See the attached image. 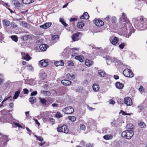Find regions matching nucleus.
<instances>
[{
	"instance_id": "nucleus-1",
	"label": "nucleus",
	"mask_w": 147,
	"mask_h": 147,
	"mask_svg": "<svg viewBox=\"0 0 147 147\" xmlns=\"http://www.w3.org/2000/svg\"><path fill=\"white\" fill-rule=\"evenodd\" d=\"M122 16L120 18V20L122 22H125L126 23V27H127L126 29L127 30L128 29L127 28V26H128L129 30H130V31L132 32H134V30L132 29L133 27L131 24L129 23V21L127 19L126 17L125 16V13H122Z\"/></svg>"
},
{
	"instance_id": "nucleus-2",
	"label": "nucleus",
	"mask_w": 147,
	"mask_h": 147,
	"mask_svg": "<svg viewBox=\"0 0 147 147\" xmlns=\"http://www.w3.org/2000/svg\"><path fill=\"white\" fill-rule=\"evenodd\" d=\"M134 132L132 130H127L123 131L121 134V136L124 138L129 139L133 136Z\"/></svg>"
},
{
	"instance_id": "nucleus-3",
	"label": "nucleus",
	"mask_w": 147,
	"mask_h": 147,
	"mask_svg": "<svg viewBox=\"0 0 147 147\" xmlns=\"http://www.w3.org/2000/svg\"><path fill=\"white\" fill-rule=\"evenodd\" d=\"M9 111L6 109H4L1 111V113L3 115L1 117V119L5 120V121H7L11 119H10V114L9 113Z\"/></svg>"
},
{
	"instance_id": "nucleus-4",
	"label": "nucleus",
	"mask_w": 147,
	"mask_h": 147,
	"mask_svg": "<svg viewBox=\"0 0 147 147\" xmlns=\"http://www.w3.org/2000/svg\"><path fill=\"white\" fill-rule=\"evenodd\" d=\"M139 22L140 23L139 24L140 28H141L142 30H145L147 28V19L141 18Z\"/></svg>"
},
{
	"instance_id": "nucleus-5",
	"label": "nucleus",
	"mask_w": 147,
	"mask_h": 147,
	"mask_svg": "<svg viewBox=\"0 0 147 147\" xmlns=\"http://www.w3.org/2000/svg\"><path fill=\"white\" fill-rule=\"evenodd\" d=\"M113 62L116 63V64L122 65L123 63L121 61L117 59L116 58H114L112 59L111 58L107 57L106 59V62L108 64H109L110 63Z\"/></svg>"
},
{
	"instance_id": "nucleus-6",
	"label": "nucleus",
	"mask_w": 147,
	"mask_h": 147,
	"mask_svg": "<svg viewBox=\"0 0 147 147\" xmlns=\"http://www.w3.org/2000/svg\"><path fill=\"white\" fill-rule=\"evenodd\" d=\"M57 131L59 132H63L65 134H67L69 130L67 126L65 125L64 124L62 126L58 127L57 128Z\"/></svg>"
},
{
	"instance_id": "nucleus-7",
	"label": "nucleus",
	"mask_w": 147,
	"mask_h": 147,
	"mask_svg": "<svg viewBox=\"0 0 147 147\" xmlns=\"http://www.w3.org/2000/svg\"><path fill=\"white\" fill-rule=\"evenodd\" d=\"M62 111L67 114H71L74 111V109L71 106L67 107L62 109Z\"/></svg>"
},
{
	"instance_id": "nucleus-8",
	"label": "nucleus",
	"mask_w": 147,
	"mask_h": 147,
	"mask_svg": "<svg viewBox=\"0 0 147 147\" xmlns=\"http://www.w3.org/2000/svg\"><path fill=\"white\" fill-rule=\"evenodd\" d=\"M123 73L124 75L126 77L132 78L134 76V74L132 71L129 69H125Z\"/></svg>"
},
{
	"instance_id": "nucleus-9",
	"label": "nucleus",
	"mask_w": 147,
	"mask_h": 147,
	"mask_svg": "<svg viewBox=\"0 0 147 147\" xmlns=\"http://www.w3.org/2000/svg\"><path fill=\"white\" fill-rule=\"evenodd\" d=\"M82 35V34L80 32L76 33L73 35L72 39L74 41L78 40L81 38Z\"/></svg>"
},
{
	"instance_id": "nucleus-10",
	"label": "nucleus",
	"mask_w": 147,
	"mask_h": 147,
	"mask_svg": "<svg viewBox=\"0 0 147 147\" xmlns=\"http://www.w3.org/2000/svg\"><path fill=\"white\" fill-rule=\"evenodd\" d=\"M124 103L127 106H130L132 104V101L131 99L129 97H127L124 98Z\"/></svg>"
},
{
	"instance_id": "nucleus-11",
	"label": "nucleus",
	"mask_w": 147,
	"mask_h": 147,
	"mask_svg": "<svg viewBox=\"0 0 147 147\" xmlns=\"http://www.w3.org/2000/svg\"><path fill=\"white\" fill-rule=\"evenodd\" d=\"M22 59L28 61L31 59V57L28 54H26L24 52L21 53Z\"/></svg>"
},
{
	"instance_id": "nucleus-12",
	"label": "nucleus",
	"mask_w": 147,
	"mask_h": 147,
	"mask_svg": "<svg viewBox=\"0 0 147 147\" xmlns=\"http://www.w3.org/2000/svg\"><path fill=\"white\" fill-rule=\"evenodd\" d=\"M94 23L96 25L99 26H102L104 25V22L100 20H96L94 21Z\"/></svg>"
},
{
	"instance_id": "nucleus-13",
	"label": "nucleus",
	"mask_w": 147,
	"mask_h": 147,
	"mask_svg": "<svg viewBox=\"0 0 147 147\" xmlns=\"http://www.w3.org/2000/svg\"><path fill=\"white\" fill-rule=\"evenodd\" d=\"M51 25V22H47L43 25L40 26V28H42L44 29H47L50 27Z\"/></svg>"
},
{
	"instance_id": "nucleus-14",
	"label": "nucleus",
	"mask_w": 147,
	"mask_h": 147,
	"mask_svg": "<svg viewBox=\"0 0 147 147\" xmlns=\"http://www.w3.org/2000/svg\"><path fill=\"white\" fill-rule=\"evenodd\" d=\"M61 83L64 86H69L71 85V82L67 80H63L61 81Z\"/></svg>"
},
{
	"instance_id": "nucleus-15",
	"label": "nucleus",
	"mask_w": 147,
	"mask_h": 147,
	"mask_svg": "<svg viewBox=\"0 0 147 147\" xmlns=\"http://www.w3.org/2000/svg\"><path fill=\"white\" fill-rule=\"evenodd\" d=\"M48 47L49 46L48 45L45 44H43L40 45L39 46V48L41 50L43 51H45Z\"/></svg>"
},
{
	"instance_id": "nucleus-16",
	"label": "nucleus",
	"mask_w": 147,
	"mask_h": 147,
	"mask_svg": "<svg viewBox=\"0 0 147 147\" xmlns=\"http://www.w3.org/2000/svg\"><path fill=\"white\" fill-rule=\"evenodd\" d=\"M118 38L114 37L113 39H110V41L112 44L113 45H115L118 42Z\"/></svg>"
},
{
	"instance_id": "nucleus-17",
	"label": "nucleus",
	"mask_w": 147,
	"mask_h": 147,
	"mask_svg": "<svg viewBox=\"0 0 147 147\" xmlns=\"http://www.w3.org/2000/svg\"><path fill=\"white\" fill-rule=\"evenodd\" d=\"M89 16L88 13L87 12H85L80 17V18L87 20L89 19Z\"/></svg>"
},
{
	"instance_id": "nucleus-18",
	"label": "nucleus",
	"mask_w": 147,
	"mask_h": 147,
	"mask_svg": "<svg viewBox=\"0 0 147 147\" xmlns=\"http://www.w3.org/2000/svg\"><path fill=\"white\" fill-rule=\"evenodd\" d=\"M40 64L42 66L45 67L48 65V63L44 60H42L39 61Z\"/></svg>"
},
{
	"instance_id": "nucleus-19",
	"label": "nucleus",
	"mask_w": 147,
	"mask_h": 147,
	"mask_svg": "<svg viewBox=\"0 0 147 147\" xmlns=\"http://www.w3.org/2000/svg\"><path fill=\"white\" fill-rule=\"evenodd\" d=\"M86 65L88 66H90L92 65L93 63V61L88 59H87L85 61Z\"/></svg>"
},
{
	"instance_id": "nucleus-20",
	"label": "nucleus",
	"mask_w": 147,
	"mask_h": 147,
	"mask_svg": "<svg viewBox=\"0 0 147 147\" xmlns=\"http://www.w3.org/2000/svg\"><path fill=\"white\" fill-rule=\"evenodd\" d=\"M14 4L15 5L16 7L18 9H21L22 7L20 3L18 1H15Z\"/></svg>"
},
{
	"instance_id": "nucleus-21",
	"label": "nucleus",
	"mask_w": 147,
	"mask_h": 147,
	"mask_svg": "<svg viewBox=\"0 0 147 147\" xmlns=\"http://www.w3.org/2000/svg\"><path fill=\"white\" fill-rule=\"evenodd\" d=\"M98 75L100 77H104L106 76V73L103 71L101 70H98Z\"/></svg>"
},
{
	"instance_id": "nucleus-22",
	"label": "nucleus",
	"mask_w": 147,
	"mask_h": 147,
	"mask_svg": "<svg viewBox=\"0 0 147 147\" xmlns=\"http://www.w3.org/2000/svg\"><path fill=\"white\" fill-rule=\"evenodd\" d=\"M115 86L116 88L119 89H122L124 86L123 84L119 82L116 83Z\"/></svg>"
},
{
	"instance_id": "nucleus-23",
	"label": "nucleus",
	"mask_w": 147,
	"mask_h": 147,
	"mask_svg": "<svg viewBox=\"0 0 147 147\" xmlns=\"http://www.w3.org/2000/svg\"><path fill=\"white\" fill-rule=\"evenodd\" d=\"M64 62L62 60H61L59 61H57L54 62V64L56 66H58L59 65L63 66L64 65Z\"/></svg>"
},
{
	"instance_id": "nucleus-24",
	"label": "nucleus",
	"mask_w": 147,
	"mask_h": 147,
	"mask_svg": "<svg viewBox=\"0 0 147 147\" xmlns=\"http://www.w3.org/2000/svg\"><path fill=\"white\" fill-rule=\"evenodd\" d=\"M92 88L93 90L95 92L98 91L100 88V87L99 85L94 84L92 86Z\"/></svg>"
},
{
	"instance_id": "nucleus-25",
	"label": "nucleus",
	"mask_w": 147,
	"mask_h": 147,
	"mask_svg": "<svg viewBox=\"0 0 147 147\" xmlns=\"http://www.w3.org/2000/svg\"><path fill=\"white\" fill-rule=\"evenodd\" d=\"M40 103L43 106H46L47 105L46 101L44 98H39Z\"/></svg>"
},
{
	"instance_id": "nucleus-26",
	"label": "nucleus",
	"mask_w": 147,
	"mask_h": 147,
	"mask_svg": "<svg viewBox=\"0 0 147 147\" xmlns=\"http://www.w3.org/2000/svg\"><path fill=\"white\" fill-rule=\"evenodd\" d=\"M34 1V0H22V3L25 4H28Z\"/></svg>"
},
{
	"instance_id": "nucleus-27",
	"label": "nucleus",
	"mask_w": 147,
	"mask_h": 147,
	"mask_svg": "<svg viewBox=\"0 0 147 147\" xmlns=\"http://www.w3.org/2000/svg\"><path fill=\"white\" fill-rule=\"evenodd\" d=\"M29 101L32 104H33L36 102V99L35 97L32 96L29 98Z\"/></svg>"
},
{
	"instance_id": "nucleus-28",
	"label": "nucleus",
	"mask_w": 147,
	"mask_h": 147,
	"mask_svg": "<svg viewBox=\"0 0 147 147\" xmlns=\"http://www.w3.org/2000/svg\"><path fill=\"white\" fill-rule=\"evenodd\" d=\"M103 138L105 140H109L112 139L113 138V136L110 134H107L103 136Z\"/></svg>"
},
{
	"instance_id": "nucleus-29",
	"label": "nucleus",
	"mask_w": 147,
	"mask_h": 147,
	"mask_svg": "<svg viewBox=\"0 0 147 147\" xmlns=\"http://www.w3.org/2000/svg\"><path fill=\"white\" fill-rule=\"evenodd\" d=\"M31 38V36L30 35H26L25 36H22V39L23 40H26L28 39H30Z\"/></svg>"
},
{
	"instance_id": "nucleus-30",
	"label": "nucleus",
	"mask_w": 147,
	"mask_h": 147,
	"mask_svg": "<svg viewBox=\"0 0 147 147\" xmlns=\"http://www.w3.org/2000/svg\"><path fill=\"white\" fill-rule=\"evenodd\" d=\"M20 93V90L16 91L15 93L13 99L14 100L17 99L19 96Z\"/></svg>"
},
{
	"instance_id": "nucleus-31",
	"label": "nucleus",
	"mask_w": 147,
	"mask_h": 147,
	"mask_svg": "<svg viewBox=\"0 0 147 147\" xmlns=\"http://www.w3.org/2000/svg\"><path fill=\"white\" fill-rule=\"evenodd\" d=\"M41 92L44 94L45 96H50L51 94V93L48 91H42Z\"/></svg>"
},
{
	"instance_id": "nucleus-32",
	"label": "nucleus",
	"mask_w": 147,
	"mask_h": 147,
	"mask_svg": "<svg viewBox=\"0 0 147 147\" xmlns=\"http://www.w3.org/2000/svg\"><path fill=\"white\" fill-rule=\"evenodd\" d=\"M9 99L10 100V101L12 100V98L11 96H9L7 98H6L5 99L3 100V101L2 102L1 104L0 105V106L1 107L3 105V103L5 101L8 100Z\"/></svg>"
},
{
	"instance_id": "nucleus-33",
	"label": "nucleus",
	"mask_w": 147,
	"mask_h": 147,
	"mask_svg": "<svg viewBox=\"0 0 147 147\" xmlns=\"http://www.w3.org/2000/svg\"><path fill=\"white\" fill-rule=\"evenodd\" d=\"M82 58V56L79 55L77 56H76L75 57V59H76L79 61L80 62H82L83 61Z\"/></svg>"
},
{
	"instance_id": "nucleus-34",
	"label": "nucleus",
	"mask_w": 147,
	"mask_h": 147,
	"mask_svg": "<svg viewBox=\"0 0 147 147\" xmlns=\"http://www.w3.org/2000/svg\"><path fill=\"white\" fill-rule=\"evenodd\" d=\"M59 21L65 27H67V26L68 24L66 23L63 19L61 18H60Z\"/></svg>"
},
{
	"instance_id": "nucleus-35",
	"label": "nucleus",
	"mask_w": 147,
	"mask_h": 147,
	"mask_svg": "<svg viewBox=\"0 0 147 147\" xmlns=\"http://www.w3.org/2000/svg\"><path fill=\"white\" fill-rule=\"evenodd\" d=\"M84 25V23L82 22H78L77 24L78 27L80 28H82Z\"/></svg>"
},
{
	"instance_id": "nucleus-36",
	"label": "nucleus",
	"mask_w": 147,
	"mask_h": 147,
	"mask_svg": "<svg viewBox=\"0 0 147 147\" xmlns=\"http://www.w3.org/2000/svg\"><path fill=\"white\" fill-rule=\"evenodd\" d=\"M139 126L141 128H143L145 127L146 125L142 121H141L138 123Z\"/></svg>"
},
{
	"instance_id": "nucleus-37",
	"label": "nucleus",
	"mask_w": 147,
	"mask_h": 147,
	"mask_svg": "<svg viewBox=\"0 0 147 147\" xmlns=\"http://www.w3.org/2000/svg\"><path fill=\"white\" fill-rule=\"evenodd\" d=\"M22 25L23 26L27 28H29L31 26L30 24L23 21L22 22Z\"/></svg>"
},
{
	"instance_id": "nucleus-38",
	"label": "nucleus",
	"mask_w": 147,
	"mask_h": 147,
	"mask_svg": "<svg viewBox=\"0 0 147 147\" xmlns=\"http://www.w3.org/2000/svg\"><path fill=\"white\" fill-rule=\"evenodd\" d=\"M2 22L4 24L5 26H9L10 24V22L9 21L6 20H3L2 21Z\"/></svg>"
},
{
	"instance_id": "nucleus-39",
	"label": "nucleus",
	"mask_w": 147,
	"mask_h": 147,
	"mask_svg": "<svg viewBox=\"0 0 147 147\" xmlns=\"http://www.w3.org/2000/svg\"><path fill=\"white\" fill-rule=\"evenodd\" d=\"M68 117L69 120L72 121H75L76 119V117L74 116H68Z\"/></svg>"
},
{
	"instance_id": "nucleus-40",
	"label": "nucleus",
	"mask_w": 147,
	"mask_h": 147,
	"mask_svg": "<svg viewBox=\"0 0 147 147\" xmlns=\"http://www.w3.org/2000/svg\"><path fill=\"white\" fill-rule=\"evenodd\" d=\"M11 38L15 42H17L18 40V38L17 36L16 35H13L11 36Z\"/></svg>"
},
{
	"instance_id": "nucleus-41",
	"label": "nucleus",
	"mask_w": 147,
	"mask_h": 147,
	"mask_svg": "<svg viewBox=\"0 0 147 147\" xmlns=\"http://www.w3.org/2000/svg\"><path fill=\"white\" fill-rule=\"evenodd\" d=\"M126 127L127 129L131 130V129L133 128V125L131 123L127 125Z\"/></svg>"
},
{
	"instance_id": "nucleus-42",
	"label": "nucleus",
	"mask_w": 147,
	"mask_h": 147,
	"mask_svg": "<svg viewBox=\"0 0 147 147\" xmlns=\"http://www.w3.org/2000/svg\"><path fill=\"white\" fill-rule=\"evenodd\" d=\"M110 23H115V22L116 21V18L115 17H110Z\"/></svg>"
},
{
	"instance_id": "nucleus-43",
	"label": "nucleus",
	"mask_w": 147,
	"mask_h": 147,
	"mask_svg": "<svg viewBox=\"0 0 147 147\" xmlns=\"http://www.w3.org/2000/svg\"><path fill=\"white\" fill-rule=\"evenodd\" d=\"M59 38V36L58 35H53L52 37V40H58Z\"/></svg>"
},
{
	"instance_id": "nucleus-44",
	"label": "nucleus",
	"mask_w": 147,
	"mask_h": 147,
	"mask_svg": "<svg viewBox=\"0 0 147 147\" xmlns=\"http://www.w3.org/2000/svg\"><path fill=\"white\" fill-rule=\"evenodd\" d=\"M41 77L42 80H45L47 77V75L45 73H42L40 75Z\"/></svg>"
},
{
	"instance_id": "nucleus-45",
	"label": "nucleus",
	"mask_w": 147,
	"mask_h": 147,
	"mask_svg": "<svg viewBox=\"0 0 147 147\" xmlns=\"http://www.w3.org/2000/svg\"><path fill=\"white\" fill-rule=\"evenodd\" d=\"M110 16H107L106 18H105V20L108 23H110Z\"/></svg>"
},
{
	"instance_id": "nucleus-46",
	"label": "nucleus",
	"mask_w": 147,
	"mask_h": 147,
	"mask_svg": "<svg viewBox=\"0 0 147 147\" xmlns=\"http://www.w3.org/2000/svg\"><path fill=\"white\" fill-rule=\"evenodd\" d=\"M34 136L40 141L42 142L43 140V139L41 136H38L36 135H35Z\"/></svg>"
},
{
	"instance_id": "nucleus-47",
	"label": "nucleus",
	"mask_w": 147,
	"mask_h": 147,
	"mask_svg": "<svg viewBox=\"0 0 147 147\" xmlns=\"http://www.w3.org/2000/svg\"><path fill=\"white\" fill-rule=\"evenodd\" d=\"M125 45V44L124 43H123L119 45V47L121 49H123L124 48Z\"/></svg>"
},
{
	"instance_id": "nucleus-48",
	"label": "nucleus",
	"mask_w": 147,
	"mask_h": 147,
	"mask_svg": "<svg viewBox=\"0 0 147 147\" xmlns=\"http://www.w3.org/2000/svg\"><path fill=\"white\" fill-rule=\"evenodd\" d=\"M56 117H57L60 118L62 117V115H61V113L59 112H57L56 114Z\"/></svg>"
},
{
	"instance_id": "nucleus-49",
	"label": "nucleus",
	"mask_w": 147,
	"mask_h": 147,
	"mask_svg": "<svg viewBox=\"0 0 147 147\" xmlns=\"http://www.w3.org/2000/svg\"><path fill=\"white\" fill-rule=\"evenodd\" d=\"M11 26L13 28H16L18 26V25L16 24L14 22H12L11 23Z\"/></svg>"
},
{
	"instance_id": "nucleus-50",
	"label": "nucleus",
	"mask_w": 147,
	"mask_h": 147,
	"mask_svg": "<svg viewBox=\"0 0 147 147\" xmlns=\"http://www.w3.org/2000/svg\"><path fill=\"white\" fill-rule=\"evenodd\" d=\"M80 127L81 129L84 130H85L86 128L85 126L83 124L80 125Z\"/></svg>"
},
{
	"instance_id": "nucleus-51",
	"label": "nucleus",
	"mask_w": 147,
	"mask_h": 147,
	"mask_svg": "<svg viewBox=\"0 0 147 147\" xmlns=\"http://www.w3.org/2000/svg\"><path fill=\"white\" fill-rule=\"evenodd\" d=\"M67 63L68 65L72 66L74 65V63H73V61L71 60L68 61Z\"/></svg>"
},
{
	"instance_id": "nucleus-52",
	"label": "nucleus",
	"mask_w": 147,
	"mask_h": 147,
	"mask_svg": "<svg viewBox=\"0 0 147 147\" xmlns=\"http://www.w3.org/2000/svg\"><path fill=\"white\" fill-rule=\"evenodd\" d=\"M117 102L120 104H123V100L121 99H118L117 100Z\"/></svg>"
},
{
	"instance_id": "nucleus-53",
	"label": "nucleus",
	"mask_w": 147,
	"mask_h": 147,
	"mask_svg": "<svg viewBox=\"0 0 147 147\" xmlns=\"http://www.w3.org/2000/svg\"><path fill=\"white\" fill-rule=\"evenodd\" d=\"M27 69L28 70H30L32 69L33 67L30 65H28L27 66Z\"/></svg>"
},
{
	"instance_id": "nucleus-54",
	"label": "nucleus",
	"mask_w": 147,
	"mask_h": 147,
	"mask_svg": "<svg viewBox=\"0 0 147 147\" xmlns=\"http://www.w3.org/2000/svg\"><path fill=\"white\" fill-rule=\"evenodd\" d=\"M144 90V89L142 85H141L139 88V90L140 92H142Z\"/></svg>"
},
{
	"instance_id": "nucleus-55",
	"label": "nucleus",
	"mask_w": 147,
	"mask_h": 147,
	"mask_svg": "<svg viewBox=\"0 0 147 147\" xmlns=\"http://www.w3.org/2000/svg\"><path fill=\"white\" fill-rule=\"evenodd\" d=\"M14 124L16 126L18 127H20L21 128H22V126L19 123H15Z\"/></svg>"
},
{
	"instance_id": "nucleus-56",
	"label": "nucleus",
	"mask_w": 147,
	"mask_h": 147,
	"mask_svg": "<svg viewBox=\"0 0 147 147\" xmlns=\"http://www.w3.org/2000/svg\"><path fill=\"white\" fill-rule=\"evenodd\" d=\"M86 147H93V145L90 143H88L86 144Z\"/></svg>"
},
{
	"instance_id": "nucleus-57",
	"label": "nucleus",
	"mask_w": 147,
	"mask_h": 147,
	"mask_svg": "<svg viewBox=\"0 0 147 147\" xmlns=\"http://www.w3.org/2000/svg\"><path fill=\"white\" fill-rule=\"evenodd\" d=\"M74 78H75V76L74 74H70V80H73Z\"/></svg>"
},
{
	"instance_id": "nucleus-58",
	"label": "nucleus",
	"mask_w": 147,
	"mask_h": 147,
	"mask_svg": "<svg viewBox=\"0 0 147 147\" xmlns=\"http://www.w3.org/2000/svg\"><path fill=\"white\" fill-rule=\"evenodd\" d=\"M37 93V92L36 91H33L31 93V95L32 96H35L36 95Z\"/></svg>"
},
{
	"instance_id": "nucleus-59",
	"label": "nucleus",
	"mask_w": 147,
	"mask_h": 147,
	"mask_svg": "<svg viewBox=\"0 0 147 147\" xmlns=\"http://www.w3.org/2000/svg\"><path fill=\"white\" fill-rule=\"evenodd\" d=\"M34 121L36 123V124H37L38 126H39L40 124L38 122V121L36 119H34Z\"/></svg>"
},
{
	"instance_id": "nucleus-60",
	"label": "nucleus",
	"mask_w": 147,
	"mask_h": 147,
	"mask_svg": "<svg viewBox=\"0 0 147 147\" xmlns=\"http://www.w3.org/2000/svg\"><path fill=\"white\" fill-rule=\"evenodd\" d=\"M23 91H24V93L25 94H27L28 93V90L26 88L24 89H23Z\"/></svg>"
},
{
	"instance_id": "nucleus-61",
	"label": "nucleus",
	"mask_w": 147,
	"mask_h": 147,
	"mask_svg": "<svg viewBox=\"0 0 147 147\" xmlns=\"http://www.w3.org/2000/svg\"><path fill=\"white\" fill-rule=\"evenodd\" d=\"M77 20V19L76 18H71L70 20V21L72 22L76 20Z\"/></svg>"
},
{
	"instance_id": "nucleus-62",
	"label": "nucleus",
	"mask_w": 147,
	"mask_h": 147,
	"mask_svg": "<svg viewBox=\"0 0 147 147\" xmlns=\"http://www.w3.org/2000/svg\"><path fill=\"white\" fill-rule=\"evenodd\" d=\"M109 103L113 105L115 103V102L114 100L111 99Z\"/></svg>"
},
{
	"instance_id": "nucleus-63",
	"label": "nucleus",
	"mask_w": 147,
	"mask_h": 147,
	"mask_svg": "<svg viewBox=\"0 0 147 147\" xmlns=\"http://www.w3.org/2000/svg\"><path fill=\"white\" fill-rule=\"evenodd\" d=\"M70 74H67L66 75V77L68 79L70 80Z\"/></svg>"
},
{
	"instance_id": "nucleus-64",
	"label": "nucleus",
	"mask_w": 147,
	"mask_h": 147,
	"mask_svg": "<svg viewBox=\"0 0 147 147\" xmlns=\"http://www.w3.org/2000/svg\"><path fill=\"white\" fill-rule=\"evenodd\" d=\"M138 107L140 111H142L143 109V107L141 106H138Z\"/></svg>"
}]
</instances>
